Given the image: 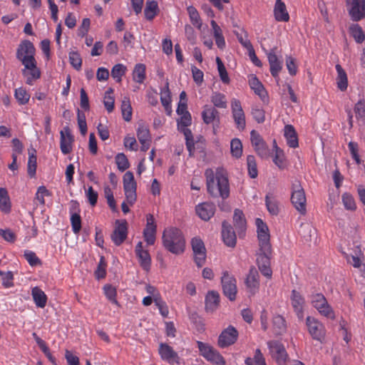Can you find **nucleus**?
Segmentation results:
<instances>
[{"label":"nucleus","mask_w":365,"mask_h":365,"mask_svg":"<svg viewBox=\"0 0 365 365\" xmlns=\"http://www.w3.org/2000/svg\"><path fill=\"white\" fill-rule=\"evenodd\" d=\"M206 186L208 194L215 198L221 197L225 200L230 196V184L226 171L218 168L215 173L210 168L205 172Z\"/></svg>","instance_id":"f257e3e1"},{"label":"nucleus","mask_w":365,"mask_h":365,"mask_svg":"<svg viewBox=\"0 0 365 365\" xmlns=\"http://www.w3.org/2000/svg\"><path fill=\"white\" fill-rule=\"evenodd\" d=\"M163 245L166 250L180 255L184 252L185 247V237L180 230L176 227L165 229L162 236Z\"/></svg>","instance_id":"f03ea898"},{"label":"nucleus","mask_w":365,"mask_h":365,"mask_svg":"<svg viewBox=\"0 0 365 365\" xmlns=\"http://www.w3.org/2000/svg\"><path fill=\"white\" fill-rule=\"evenodd\" d=\"M291 201L301 214L306 213L307 199L304 188L299 180H294L292 183Z\"/></svg>","instance_id":"7ed1b4c3"},{"label":"nucleus","mask_w":365,"mask_h":365,"mask_svg":"<svg viewBox=\"0 0 365 365\" xmlns=\"http://www.w3.org/2000/svg\"><path fill=\"white\" fill-rule=\"evenodd\" d=\"M267 346L271 357L278 365H286L289 356L282 342L277 340H271L267 342Z\"/></svg>","instance_id":"20e7f679"},{"label":"nucleus","mask_w":365,"mask_h":365,"mask_svg":"<svg viewBox=\"0 0 365 365\" xmlns=\"http://www.w3.org/2000/svg\"><path fill=\"white\" fill-rule=\"evenodd\" d=\"M197 344L200 355L206 360L216 365H225V359L217 350L202 341H197Z\"/></svg>","instance_id":"39448f33"},{"label":"nucleus","mask_w":365,"mask_h":365,"mask_svg":"<svg viewBox=\"0 0 365 365\" xmlns=\"http://www.w3.org/2000/svg\"><path fill=\"white\" fill-rule=\"evenodd\" d=\"M35 53L36 48L33 43L29 40H24L19 45L16 56V58L24 65L36 61Z\"/></svg>","instance_id":"423d86ee"},{"label":"nucleus","mask_w":365,"mask_h":365,"mask_svg":"<svg viewBox=\"0 0 365 365\" xmlns=\"http://www.w3.org/2000/svg\"><path fill=\"white\" fill-rule=\"evenodd\" d=\"M313 307L323 316L334 319V314L332 308L328 304L327 299L322 293H314L310 296Z\"/></svg>","instance_id":"0eeeda50"},{"label":"nucleus","mask_w":365,"mask_h":365,"mask_svg":"<svg viewBox=\"0 0 365 365\" xmlns=\"http://www.w3.org/2000/svg\"><path fill=\"white\" fill-rule=\"evenodd\" d=\"M236 283V279L233 275L230 274L227 271L222 272L221 277L222 292L230 301H234L236 299L237 292Z\"/></svg>","instance_id":"6e6552de"},{"label":"nucleus","mask_w":365,"mask_h":365,"mask_svg":"<svg viewBox=\"0 0 365 365\" xmlns=\"http://www.w3.org/2000/svg\"><path fill=\"white\" fill-rule=\"evenodd\" d=\"M272 257V247L267 250L259 247V253L257 254V264L261 273L267 278H271L272 271L270 267V259Z\"/></svg>","instance_id":"1a4fd4ad"},{"label":"nucleus","mask_w":365,"mask_h":365,"mask_svg":"<svg viewBox=\"0 0 365 365\" xmlns=\"http://www.w3.org/2000/svg\"><path fill=\"white\" fill-rule=\"evenodd\" d=\"M123 189L128 204L133 205L136 201V182L132 172L127 171L123 175Z\"/></svg>","instance_id":"9d476101"},{"label":"nucleus","mask_w":365,"mask_h":365,"mask_svg":"<svg viewBox=\"0 0 365 365\" xmlns=\"http://www.w3.org/2000/svg\"><path fill=\"white\" fill-rule=\"evenodd\" d=\"M191 246L196 265L198 267H202L206 260V248L203 241L200 237H194L191 240Z\"/></svg>","instance_id":"9b49d317"},{"label":"nucleus","mask_w":365,"mask_h":365,"mask_svg":"<svg viewBox=\"0 0 365 365\" xmlns=\"http://www.w3.org/2000/svg\"><path fill=\"white\" fill-rule=\"evenodd\" d=\"M115 228L111 234V240L116 246H120L128 236V222L125 220H116Z\"/></svg>","instance_id":"f8f14e48"},{"label":"nucleus","mask_w":365,"mask_h":365,"mask_svg":"<svg viewBox=\"0 0 365 365\" xmlns=\"http://www.w3.org/2000/svg\"><path fill=\"white\" fill-rule=\"evenodd\" d=\"M306 324L309 333L312 336V339L319 341H322L325 335V329L323 324L317 319L312 317H307Z\"/></svg>","instance_id":"ddd939ff"},{"label":"nucleus","mask_w":365,"mask_h":365,"mask_svg":"<svg viewBox=\"0 0 365 365\" xmlns=\"http://www.w3.org/2000/svg\"><path fill=\"white\" fill-rule=\"evenodd\" d=\"M256 226L259 247L267 251V249L271 247L268 227L260 218L256 219Z\"/></svg>","instance_id":"4468645a"},{"label":"nucleus","mask_w":365,"mask_h":365,"mask_svg":"<svg viewBox=\"0 0 365 365\" xmlns=\"http://www.w3.org/2000/svg\"><path fill=\"white\" fill-rule=\"evenodd\" d=\"M237 338V330L230 325L221 332L218 337L217 344L220 348H225L235 344Z\"/></svg>","instance_id":"2eb2a0df"},{"label":"nucleus","mask_w":365,"mask_h":365,"mask_svg":"<svg viewBox=\"0 0 365 365\" xmlns=\"http://www.w3.org/2000/svg\"><path fill=\"white\" fill-rule=\"evenodd\" d=\"M232 114L237 128L243 130L246 126L245 115L242 110L241 103L237 99H233L231 102Z\"/></svg>","instance_id":"dca6fc26"},{"label":"nucleus","mask_w":365,"mask_h":365,"mask_svg":"<svg viewBox=\"0 0 365 365\" xmlns=\"http://www.w3.org/2000/svg\"><path fill=\"white\" fill-rule=\"evenodd\" d=\"M250 140L255 151L261 158H267L269 150L261 135L255 130L250 133Z\"/></svg>","instance_id":"f3484780"},{"label":"nucleus","mask_w":365,"mask_h":365,"mask_svg":"<svg viewBox=\"0 0 365 365\" xmlns=\"http://www.w3.org/2000/svg\"><path fill=\"white\" fill-rule=\"evenodd\" d=\"M24 68L22 69V74L26 78V83L32 86L34 82L41 77V71L37 67L36 61L24 64Z\"/></svg>","instance_id":"a211bd4d"},{"label":"nucleus","mask_w":365,"mask_h":365,"mask_svg":"<svg viewBox=\"0 0 365 365\" xmlns=\"http://www.w3.org/2000/svg\"><path fill=\"white\" fill-rule=\"evenodd\" d=\"M277 48L274 47L269 51H267V56L270 66V73L274 78L279 77V73L282 68V62L279 60L277 56Z\"/></svg>","instance_id":"6ab92c4d"},{"label":"nucleus","mask_w":365,"mask_h":365,"mask_svg":"<svg viewBox=\"0 0 365 365\" xmlns=\"http://www.w3.org/2000/svg\"><path fill=\"white\" fill-rule=\"evenodd\" d=\"M146 220L147 223L143 230V237L148 245H153L155 242L157 226L155 223V219L153 215H147Z\"/></svg>","instance_id":"aec40b11"},{"label":"nucleus","mask_w":365,"mask_h":365,"mask_svg":"<svg viewBox=\"0 0 365 365\" xmlns=\"http://www.w3.org/2000/svg\"><path fill=\"white\" fill-rule=\"evenodd\" d=\"M351 19L359 21L365 17V0H352L349 10Z\"/></svg>","instance_id":"412c9836"},{"label":"nucleus","mask_w":365,"mask_h":365,"mask_svg":"<svg viewBox=\"0 0 365 365\" xmlns=\"http://www.w3.org/2000/svg\"><path fill=\"white\" fill-rule=\"evenodd\" d=\"M159 354L163 360L168 361L170 364H180V357L178 353L167 344L161 343L160 344Z\"/></svg>","instance_id":"4be33fe9"},{"label":"nucleus","mask_w":365,"mask_h":365,"mask_svg":"<svg viewBox=\"0 0 365 365\" xmlns=\"http://www.w3.org/2000/svg\"><path fill=\"white\" fill-rule=\"evenodd\" d=\"M290 299L292 306L297 317L300 320H302L304 318V306L305 304L304 298L299 292L293 289L292 291Z\"/></svg>","instance_id":"5701e85b"},{"label":"nucleus","mask_w":365,"mask_h":365,"mask_svg":"<svg viewBox=\"0 0 365 365\" xmlns=\"http://www.w3.org/2000/svg\"><path fill=\"white\" fill-rule=\"evenodd\" d=\"M215 205L212 202H202L195 207L197 215L204 221H208L215 212Z\"/></svg>","instance_id":"b1692460"},{"label":"nucleus","mask_w":365,"mask_h":365,"mask_svg":"<svg viewBox=\"0 0 365 365\" xmlns=\"http://www.w3.org/2000/svg\"><path fill=\"white\" fill-rule=\"evenodd\" d=\"M259 276L258 271L255 267H251L245 279V284L249 292L254 294L259 287Z\"/></svg>","instance_id":"393cba45"},{"label":"nucleus","mask_w":365,"mask_h":365,"mask_svg":"<svg viewBox=\"0 0 365 365\" xmlns=\"http://www.w3.org/2000/svg\"><path fill=\"white\" fill-rule=\"evenodd\" d=\"M222 237L224 243L228 247H234L236 245L237 237L232 227L226 221L222 222Z\"/></svg>","instance_id":"a878e982"},{"label":"nucleus","mask_w":365,"mask_h":365,"mask_svg":"<svg viewBox=\"0 0 365 365\" xmlns=\"http://www.w3.org/2000/svg\"><path fill=\"white\" fill-rule=\"evenodd\" d=\"M202 118L207 125L214 123L219 124L220 120V113L215 107L205 105L202 112Z\"/></svg>","instance_id":"bb28decb"},{"label":"nucleus","mask_w":365,"mask_h":365,"mask_svg":"<svg viewBox=\"0 0 365 365\" xmlns=\"http://www.w3.org/2000/svg\"><path fill=\"white\" fill-rule=\"evenodd\" d=\"M135 252L140 266L144 270L148 271L150 268L151 258L148 251L143 249L142 242H139L136 245Z\"/></svg>","instance_id":"cd10ccee"},{"label":"nucleus","mask_w":365,"mask_h":365,"mask_svg":"<svg viewBox=\"0 0 365 365\" xmlns=\"http://www.w3.org/2000/svg\"><path fill=\"white\" fill-rule=\"evenodd\" d=\"M274 18L277 21L287 22L289 19V15L285 4L282 0H276L274 7Z\"/></svg>","instance_id":"c85d7f7f"},{"label":"nucleus","mask_w":365,"mask_h":365,"mask_svg":"<svg viewBox=\"0 0 365 365\" xmlns=\"http://www.w3.org/2000/svg\"><path fill=\"white\" fill-rule=\"evenodd\" d=\"M220 303V294L216 291H209L205 297V309L207 312L215 310Z\"/></svg>","instance_id":"c756f323"},{"label":"nucleus","mask_w":365,"mask_h":365,"mask_svg":"<svg viewBox=\"0 0 365 365\" xmlns=\"http://www.w3.org/2000/svg\"><path fill=\"white\" fill-rule=\"evenodd\" d=\"M284 137L287 139V145L290 148H295L298 147V137L297 132L292 125H287L284 127Z\"/></svg>","instance_id":"7c9ffc66"},{"label":"nucleus","mask_w":365,"mask_h":365,"mask_svg":"<svg viewBox=\"0 0 365 365\" xmlns=\"http://www.w3.org/2000/svg\"><path fill=\"white\" fill-rule=\"evenodd\" d=\"M33 299L38 307L44 308L47 302V297L39 287H35L31 290Z\"/></svg>","instance_id":"2f4dec72"},{"label":"nucleus","mask_w":365,"mask_h":365,"mask_svg":"<svg viewBox=\"0 0 365 365\" xmlns=\"http://www.w3.org/2000/svg\"><path fill=\"white\" fill-rule=\"evenodd\" d=\"M336 70L337 72L336 83L337 87L341 91L346 90L348 86L347 76L345 71L339 64L336 65Z\"/></svg>","instance_id":"473e14b6"},{"label":"nucleus","mask_w":365,"mask_h":365,"mask_svg":"<svg viewBox=\"0 0 365 365\" xmlns=\"http://www.w3.org/2000/svg\"><path fill=\"white\" fill-rule=\"evenodd\" d=\"M158 12V2L155 0H147L144 9L145 17L147 20L151 21Z\"/></svg>","instance_id":"72a5a7b5"},{"label":"nucleus","mask_w":365,"mask_h":365,"mask_svg":"<svg viewBox=\"0 0 365 365\" xmlns=\"http://www.w3.org/2000/svg\"><path fill=\"white\" fill-rule=\"evenodd\" d=\"M11 204L6 188H0V210L4 213H9L11 211Z\"/></svg>","instance_id":"f704fd0d"},{"label":"nucleus","mask_w":365,"mask_h":365,"mask_svg":"<svg viewBox=\"0 0 365 365\" xmlns=\"http://www.w3.org/2000/svg\"><path fill=\"white\" fill-rule=\"evenodd\" d=\"M249 84L250 88L255 91V93L258 95L262 99H263L266 95V91L262 84V83L259 81V79L255 76H252L249 79Z\"/></svg>","instance_id":"c9c22d12"},{"label":"nucleus","mask_w":365,"mask_h":365,"mask_svg":"<svg viewBox=\"0 0 365 365\" xmlns=\"http://www.w3.org/2000/svg\"><path fill=\"white\" fill-rule=\"evenodd\" d=\"M233 222L238 232H244L246 229V220L242 210L236 209L234 212Z\"/></svg>","instance_id":"e433bc0d"},{"label":"nucleus","mask_w":365,"mask_h":365,"mask_svg":"<svg viewBox=\"0 0 365 365\" xmlns=\"http://www.w3.org/2000/svg\"><path fill=\"white\" fill-rule=\"evenodd\" d=\"M179 130L185 135V145L189 152V155L192 156L195 151V143L191 130L187 128H180Z\"/></svg>","instance_id":"4c0bfd02"},{"label":"nucleus","mask_w":365,"mask_h":365,"mask_svg":"<svg viewBox=\"0 0 365 365\" xmlns=\"http://www.w3.org/2000/svg\"><path fill=\"white\" fill-rule=\"evenodd\" d=\"M36 150L34 148L32 149V153H30V151L29 152L27 172H28V175L31 178L34 177L36 175V172L37 163H36Z\"/></svg>","instance_id":"58836bf2"},{"label":"nucleus","mask_w":365,"mask_h":365,"mask_svg":"<svg viewBox=\"0 0 365 365\" xmlns=\"http://www.w3.org/2000/svg\"><path fill=\"white\" fill-rule=\"evenodd\" d=\"M133 80L139 83H142L145 78V66L143 63L135 65L133 72Z\"/></svg>","instance_id":"ea45409f"},{"label":"nucleus","mask_w":365,"mask_h":365,"mask_svg":"<svg viewBox=\"0 0 365 365\" xmlns=\"http://www.w3.org/2000/svg\"><path fill=\"white\" fill-rule=\"evenodd\" d=\"M211 102L214 106L220 108H227V101L225 96L223 93L215 92L211 96Z\"/></svg>","instance_id":"a19ab883"},{"label":"nucleus","mask_w":365,"mask_h":365,"mask_svg":"<svg viewBox=\"0 0 365 365\" xmlns=\"http://www.w3.org/2000/svg\"><path fill=\"white\" fill-rule=\"evenodd\" d=\"M265 204L269 212L272 215H277L279 213V207L277 201L275 198L270 195H267L265 197Z\"/></svg>","instance_id":"79ce46f5"},{"label":"nucleus","mask_w":365,"mask_h":365,"mask_svg":"<svg viewBox=\"0 0 365 365\" xmlns=\"http://www.w3.org/2000/svg\"><path fill=\"white\" fill-rule=\"evenodd\" d=\"M187 10L192 24L200 29L202 24L197 9L194 6H190Z\"/></svg>","instance_id":"37998d69"},{"label":"nucleus","mask_w":365,"mask_h":365,"mask_svg":"<svg viewBox=\"0 0 365 365\" xmlns=\"http://www.w3.org/2000/svg\"><path fill=\"white\" fill-rule=\"evenodd\" d=\"M60 135L61 150L65 155L68 154L72 150V143L74 140V139L69 140V138H66V135H64V131H61Z\"/></svg>","instance_id":"c03bdc74"},{"label":"nucleus","mask_w":365,"mask_h":365,"mask_svg":"<svg viewBox=\"0 0 365 365\" xmlns=\"http://www.w3.org/2000/svg\"><path fill=\"white\" fill-rule=\"evenodd\" d=\"M272 323L277 334H281L286 330V322L282 316H274L273 317Z\"/></svg>","instance_id":"a18cd8bd"},{"label":"nucleus","mask_w":365,"mask_h":365,"mask_svg":"<svg viewBox=\"0 0 365 365\" xmlns=\"http://www.w3.org/2000/svg\"><path fill=\"white\" fill-rule=\"evenodd\" d=\"M273 143L275 148V155L273 158V162L279 168L283 169L285 167L284 152L277 147L275 140Z\"/></svg>","instance_id":"49530a36"},{"label":"nucleus","mask_w":365,"mask_h":365,"mask_svg":"<svg viewBox=\"0 0 365 365\" xmlns=\"http://www.w3.org/2000/svg\"><path fill=\"white\" fill-rule=\"evenodd\" d=\"M168 82L166 83L165 85V91L164 92V95L161 96L160 101L162 105L164 106L165 111L168 115H170L172 112L171 110V97H170V92L168 87Z\"/></svg>","instance_id":"de8ad7c7"},{"label":"nucleus","mask_w":365,"mask_h":365,"mask_svg":"<svg viewBox=\"0 0 365 365\" xmlns=\"http://www.w3.org/2000/svg\"><path fill=\"white\" fill-rule=\"evenodd\" d=\"M123 118L125 121H130L132 117V108L128 98L125 97L121 104Z\"/></svg>","instance_id":"09e8293b"},{"label":"nucleus","mask_w":365,"mask_h":365,"mask_svg":"<svg viewBox=\"0 0 365 365\" xmlns=\"http://www.w3.org/2000/svg\"><path fill=\"white\" fill-rule=\"evenodd\" d=\"M247 164L249 175L251 178L257 177L258 171L257 163L254 155H250L247 157Z\"/></svg>","instance_id":"8fccbe9b"},{"label":"nucleus","mask_w":365,"mask_h":365,"mask_svg":"<svg viewBox=\"0 0 365 365\" xmlns=\"http://www.w3.org/2000/svg\"><path fill=\"white\" fill-rule=\"evenodd\" d=\"M113 90L110 88H108L104 96L103 104L108 113H111L114 109L115 100L114 97L111 96Z\"/></svg>","instance_id":"3c124183"},{"label":"nucleus","mask_w":365,"mask_h":365,"mask_svg":"<svg viewBox=\"0 0 365 365\" xmlns=\"http://www.w3.org/2000/svg\"><path fill=\"white\" fill-rule=\"evenodd\" d=\"M245 363L247 365H266L264 358L259 349H256L254 358H247Z\"/></svg>","instance_id":"603ef678"},{"label":"nucleus","mask_w":365,"mask_h":365,"mask_svg":"<svg viewBox=\"0 0 365 365\" xmlns=\"http://www.w3.org/2000/svg\"><path fill=\"white\" fill-rule=\"evenodd\" d=\"M231 153L233 157L239 158L242 154V144L238 138H234L230 143Z\"/></svg>","instance_id":"864d4df0"},{"label":"nucleus","mask_w":365,"mask_h":365,"mask_svg":"<svg viewBox=\"0 0 365 365\" xmlns=\"http://www.w3.org/2000/svg\"><path fill=\"white\" fill-rule=\"evenodd\" d=\"M350 32L357 43H361L364 41V34L359 24L351 25L350 26Z\"/></svg>","instance_id":"5fc2aeb1"},{"label":"nucleus","mask_w":365,"mask_h":365,"mask_svg":"<svg viewBox=\"0 0 365 365\" xmlns=\"http://www.w3.org/2000/svg\"><path fill=\"white\" fill-rule=\"evenodd\" d=\"M115 163L118 169L121 172L125 171L130 166V163L126 155L122 153L117 154V155L115 156Z\"/></svg>","instance_id":"6e6d98bb"},{"label":"nucleus","mask_w":365,"mask_h":365,"mask_svg":"<svg viewBox=\"0 0 365 365\" xmlns=\"http://www.w3.org/2000/svg\"><path fill=\"white\" fill-rule=\"evenodd\" d=\"M103 290H104L105 295L106 296L110 302H111L112 303L118 306L119 304L116 299V294H117L116 289L110 284H106L103 287Z\"/></svg>","instance_id":"4d7b16f0"},{"label":"nucleus","mask_w":365,"mask_h":365,"mask_svg":"<svg viewBox=\"0 0 365 365\" xmlns=\"http://www.w3.org/2000/svg\"><path fill=\"white\" fill-rule=\"evenodd\" d=\"M216 62H217V70H218L221 81L224 83H229L230 78L228 76V73L227 72L225 66H224V64L220 57L216 58Z\"/></svg>","instance_id":"13d9d810"},{"label":"nucleus","mask_w":365,"mask_h":365,"mask_svg":"<svg viewBox=\"0 0 365 365\" xmlns=\"http://www.w3.org/2000/svg\"><path fill=\"white\" fill-rule=\"evenodd\" d=\"M15 98L21 105H25L28 103L30 95L23 88H19L15 90Z\"/></svg>","instance_id":"bf43d9fd"},{"label":"nucleus","mask_w":365,"mask_h":365,"mask_svg":"<svg viewBox=\"0 0 365 365\" xmlns=\"http://www.w3.org/2000/svg\"><path fill=\"white\" fill-rule=\"evenodd\" d=\"M69 61L71 66L77 71H80L82 66V58L76 51L69 53Z\"/></svg>","instance_id":"052dcab7"},{"label":"nucleus","mask_w":365,"mask_h":365,"mask_svg":"<svg viewBox=\"0 0 365 365\" xmlns=\"http://www.w3.org/2000/svg\"><path fill=\"white\" fill-rule=\"evenodd\" d=\"M126 67L123 64L118 63L115 65L111 70V76L113 78H116L117 82L121 81V77L125 74Z\"/></svg>","instance_id":"680f3d73"},{"label":"nucleus","mask_w":365,"mask_h":365,"mask_svg":"<svg viewBox=\"0 0 365 365\" xmlns=\"http://www.w3.org/2000/svg\"><path fill=\"white\" fill-rule=\"evenodd\" d=\"M137 137L140 142L151 141L149 129L143 125H139L137 130Z\"/></svg>","instance_id":"e2e57ef3"},{"label":"nucleus","mask_w":365,"mask_h":365,"mask_svg":"<svg viewBox=\"0 0 365 365\" xmlns=\"http://www.w3.org/2000/svg\"><path fill=\"white\" fill-rule=\"evenodd\" d=\"M71 222L73 232L78 234L81 229V218L78 212H73L71 216Z\"/></svg>","instance_id":"0e129e2a"},{"label":"nucleus","mask_w":365,"mask_h":365,"mask_svg":"<svg viewBox=\"0 0 365 365\" xmlns=\"http://www.w3.org/2000/svg\"><path fill=\"white\" fill-rule=\"evenodd\" d=\"M342 202L346 210H355L356 208L355 200L351 195L345 192L342 195Z\"/></svg>","instance_id":"69168bd1"},{"label":"nucleus","mask_w":365,"mask_h":365,"mask_svg":"<svg viewBox=\"0 0 365 365\" xmlns=\"http://www.w3.org/2000/svg\"><path fill=\"white\" fill-rule=\"evenodd\" d=\"M24 257L29 262V264L32 266H37L41 264L40 259L36 256V253L30 251L26 250L24 255Z\"/></svg>","instance_id":"338daca9"},{"label":"nucleus","mask_w":365,"mask_h":365,"mask_svg":"<svg viewBox=\"0 0 365 365\" xmlns=\"http://www.w3.org/2000/svg\"><path fill=\"white\" fill-rule=\"evenodd\" d=\"M354 113L356 118H360L363 121L365 120V103L362 101H359L354 106Z\"/></svg>","instance_id":"774afa93"}]
</instances>
